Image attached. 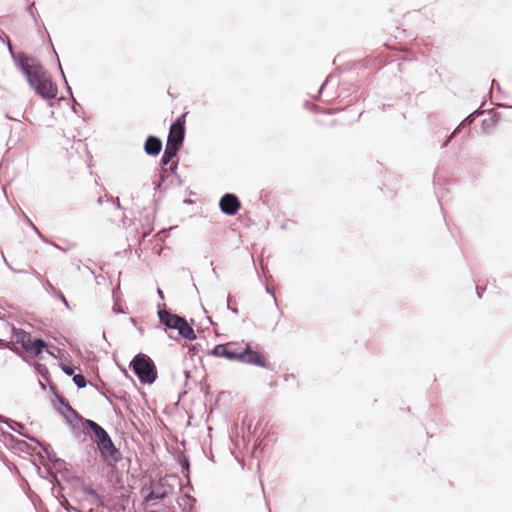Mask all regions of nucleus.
I'll list each match as a JSON object with an SVG mask.
<instances>
[{
    "label": "nucleus",
    "instance_id": "obj_1",
    "mask_svg": "<svg viewBox=\"0 0 512 512\" xmlns=\"http://www.w3.org/2000/svg\"><path fill=\"white\" fill-rule=\"evenodd\" d=\"M85 425L94 434V442L97 444L101 459L109 464H115L122 458L119 448L114 444L109 433L94 420H85Z\"/></svg>",
    "mask_w": 512,
    "mask_h": 512
},
{
    "label": "nucleus",
    "instance_id": "obj_2",
    "mask_svg": "<svg viewBox=\"0 0 512 512\" xmlns=\"http://www.w3.org/2000/svg\"><path fill=\"white\" fill-rule=\"evenodd\" d=\"M185 114L177 117L170 125L164 152L160 158V166H167L183 146L185 140Z\"/></svg>",
    "mask_w": 512,
    "mask_h": 512
},
{
    "label": "nucleus",
    "instance_id": "obj_3",
    "mask_svg": "<svg viewBox=\"0 0 512 512\" xmlns=\"http://www.w3.org/2000/svg\"><path fill=\"white\" fill-rule=\"evenodd\" d=\"M129 368L142 385H152L158 378V371L153 359L142 352L136 354L129 363Z\"/></svg>",
    "mask_w": 512,
    "mask_h": 512
},
{
    "label": "nucleus",
    "instance_id": "obj_4",
    "mask_svg": "<svg viewBox=\"0 0 512 512\" xmlns=\"http://www.w3.org/2000/svg\"><path fill=\"white\" fill-rule=\"evenodd\" d=\"M7 45L15 66L24 75L28 84H32V78L41 73L45 67L34 57L28 56L26 53L15 52L10 42Z\"/></svg>",
    "mask_w": 512,
    "mask_h": 512
},
{
    "label": "nucleus",
    "instance_id": "obj_5",
    "mask_svg": "<svg viewBox=\"0 0 512 512\" xmlns=\"http://www.w3.org/2000/svg\"><path fill=\"white\" fill-rule=\"evenodd\" d=\"M29 86L36 94L41 96L42 99L49 101L48 105L50 107L54 105L53 100L57 96L58 87L56 83L52 81L45 68H43L41 73H38L32 78V84H29Z\"/></svg>",
    "mask_w": 512,
    "mask_h": 512
},
{
    "label": "nucleus",
    "instance_id": "obj_6",
    "mask_svg": "<svg viewBox=\"0 0 512 512\" xmlns=\"http://www.w3.org/2000/svg\"><path fill=\"white\" fill-rule=\"evenodd\" d=\"M239 363L253 365L268 370H273L272 364L267 360L264 353L253 348L251 342H246L244 348L239 352Z\"/></svg>",
    "mask_w": 512,
    "mask_h": 512
},
{
    "label": "nucleus",
    "instance_id": "obj_7",
    "mask_svg": "<svg viewBox=\"0 0 512 512\" xmlns=\"http://www.w3.org/2000/svg\"><path fill=\"white\" fill-rule=\"evenodd\" d=\"M238 342L230 341L216 344L212 349L206 351V355L216 358H224L228 361L239 362Z\"/></svg>",
    "mask_w": 512,
    "mask_h": 512
},
{
    "label": "nucleus",
    "instance_id": "obj_8",
    "mask_svg": "<svg viewBox=\"0 0 512 512\" xmlns=\"http://www.w3.org/2000/svg\"><path fill=\"white\" fill-rule=\"evenodd\" d=\"M157 316L159 318L160 324L163 326L166 332L169 330H177L183 318V316L169 311L164 303H159L157 305Z\"/></svg>",
    "mask_w": 512,
    "mask_h": 512
},
{
    "label": "nucleus",
    "instance_id": "obj_9",
    "mask_svg": "<svg viewBox=\"0 0 512 512\" xmlns=\"http://www.w3.org/2000/svg\"><path fill=\"white\" fill-rule=\"evenodd\" d=\"M241 201L234 193H225L219 200V209L226 216H235L241 209Z\"/></svg>",
    "mask_w": 512,
    "mask_h": 512
},
{
    "label": "nucleus",
    "instance_id": "obj_10",
    "mask_svg": "<svg viewBox=\"0 0 512 512\" xmlns=\"http://www.w3.org/2000/svg\"><path fill=\"white\" fill-rule=\"evenodd\" d=\"M165 483L163 480H149L148 492L144 495L143 500L149 503L154 500H164L168 497V492L164 490Z\"/></svg>",
    "mask_w": 512,
    "mask_h": 512
},
{
    "label": "nucleus",
    "instance_id": "obj_11",
    "mask_svg": "<svg viewBox=\"0 0 512 512\" xmlns=\"http://www.w3.org/2000/svg\"><path fill=\"white\" fill-rule=\"evenodd\" d=\"M12 352H14L16 355H18L22 361L26 362L30 366L34 368L35 373L40 376L45 382L51 381V376L48 367L45 364L39 363V362H33L31 361L28 356L23 354L19 348L16 346H13V348H10Z\"/></svg>",
    "mask_w": 512,
    "mask_h": 512
},
{
    "label": "nucleus",
    "instance_id": "obj_12",
    "mask_svg": "<svg viewBox=\"0 0 512 512\" xmlns=\"http://www.w3.org/2000/svg\"><path fill=\"white\" fill-rule=\"evenodd\" d=\"M72 413L64 414L62 413V417L65 419V422L70 426V428L73 430V433L75 437H79L81 434H84L85 432L81 430L80 426L81 424L85 425V418H83L74 408Z\"/></svg>",
    "mask_w": 512,
    "mask_h": 512
},
{
    "label": "nucleus",
    "instance_id": "obj_13",
    "mask_svg": "<svg viewBox=\"0 0 512 512\" xmlns=\"http://www.w3.org/2000/svg\"><path fill=\"white\" fill-rule=\"evenodd\" d=\"M174 460L177 462V464L181 468V473L183 474L184 478L186 479L187 485H189L192 488L191 485V477H190V460L189 457L186 455L184 450L176 449L174 454Z\"/></svg>",
    "mask_w": 512,
    "mask_h": 512
},
{
    "label": "nucleus",
    "instance_id": "obj_14",
    "mask_svg": "<svg viewBox=\"0 0 512 512\" xmlns=\"http://www.w3.org/2000/svg\"><path fill=\"white\" fill-rule=\"evenodd\" d=\"M178 336H173L172 334H168V337L172 340L178 341L179 337L188 340V341H194L197 338V335L193 329L192 324H189L185 317L182 318L178 328Z\"/></svg>",
    "mask_w": 512,
    "mask_h": 512
},
{
    "label": "nucleus",
    "instance_id": "obj_15",
    "mask_svg": "<svg viewBox=\"0 0 512 512\" xmlns=\"http://www.w3.org/2000/svg\"><path fill=\"white\" fill-rule=\"evenodd\" d=\"M163 147V143L160 137L155 135L147 136L143 149L146 155L156 157L160 154Z\"/></svg>",
    "mask_w": 512,
    "mask_h": 512
},
{
    "label": "nucleus",
    "instance_id": "obj_16",
    "mask_svg": "<svg viewBox=\"0 0 512 512\" xmlns=\"http://www.w3.org/2000/svg\"><path fill=\"white\" fill-rule=\"evenodd\" d=\"M47 347H49L47 341L42 338L35 337L31 339L25 351L35 358L42 359V354L44 350H47Z\"/></svg>",
    "mask_w": 512,
    "mask_h": 512
},
{
    "label": "nucleus",
    "instance_id": "obj_17",
    "mask_svg": "<svg viewBox=\"0 0 512 512\" xmlns=\"http://www.w3.org/2000/svg\"><path fill=\"white\" fill-rule=\"evenodd\" d=\"M12 336L17 344H19L24 350L27 348L28 344L32 339V335L30 332L22 328H12Z\"/></svg>",
    "mask_w": 512,
    "mask_h": 512
},
{
    "label": "nucleus",
    "instance_id": "obj_18",
    "mask_svg": "<svg viewBox=\"0 0 512 512\" xmlns=\"http://www.w3.org/2000/svg\"><path fill=\"white\" fill-rule=\"evenodd\" d=\"M41 449L46 454L49 464L53 467L66 465L65 460L57 456L50 444L41 445Z\"/></svg>",
    "mask_w": 512,
    "mask_h": 512
},
{
    "label": "nucleus",
    "instance_id": "obj_19",
    "mask_svg": "<svg viewBox=\"0 0 512 512\" xmlns=\"http://www.w3.org/2000/svg\"><path fill=\"white\" fill-rule=\"evenodd\" d=\"M197 500L194 496L185 493L181 497V502H179V506L181 507L182 512H193L196 509Z\"/></svg>",
    "mask_w": 512,
    "mask_h": 512
},
{
    "label": "nucleus",
    "instance_id": "obj_20",
    "mask_svg": "<svg viewBox=\"0 0 512 512\" xmlns=\"http://www.w3.org/2000/svg\"><path fill=\"white\" fill-rule=\"evenodd\" d=\"M170 166H161V169L163 171V174L173 175L174 178H176V186L180 187L183 184V181L180 177V175L177 173L178 165H179V159L177 158L175 161L172 160V162L169 163Z\"/></svg>",
    "mask_w": 512,
    "mask_h": 512
},
{
    "label": "nucleus",
    "instance_id": "obj_21",
    "mask_svg": "<svg viewBox=\"0 0 512 512\" xmlns=\"http://www.w3.org/2000/svg\"><path fill=\"white\" fill-rule=\"evenodd\" d=\"M81 491L86 495L87 499L92 500V504L96 506L102 505V497L100 496L98 491L91 485H83V489Z\"/></svg>",
    "mask_w": 512,
    "mask_h": 512
},
{
    "label": "nucleus",
    "instance_id": "obj_22",
    "mask_svg": "<svg viewBox=\"0 0 512 512\" xmlns=\"http://www.w3.org/2000/svg\"><path fill=\"white\" fill-rule=\"evenodd\" d=\"M44 288L45 290L53 297H55L56 299L60 300L64 306L68 309H70V304L68 302V300L66 299L65 295L62 293L61 290L57 289L55 286H53L52 283L50 282H47L45 285H44Z\"/></svg>",
    "mask_w": 512,
    "mask_h": 512
},
{
    "label": "nucleus",
    "instance_id": "obj_23",
    "mask_svg": "<svg viewBox=\"0 0 512 512\" xmlns=\"http://www.w3.org/2000/svg\"><path fill=\"white\" fill-rule=\"evenodd\" d=\"M16 451L26 453L30 456H37L41 460L44 459L42 454L40 452H36V448L25 440H21V442L18 443V448Z\"/></svg>",
    "mask_w": 512,
    "mask_h": 512
},
{
    "label": "nucleus",
    "instance_id": "obj_24",
    "mask_svg": "<svg viewBox=\"0 0 512 512\" xmlns=\"http://www.w3.org/2000/svg\"><path fill=\"white\" fill-rule=\"evenodd\" d=\"M56 403L58 404V406H56V404L54 403V408L61 416H62V413H64V414L72 413L71 411H73V407L70 405L68 400L66 398H64L63 396H57Z\"/></svg>",
    "mask_w": 512,
    "mask_h": 512
},
{
    "label": "nucleus",
    "instance_id": "obj_25",
    "mask_svg": "<svg viewBox=\"0 0 512 512\" xmlns=\"http://www.w3.org/2000/svg\"><path fill=\"white\" fill-rule=\"evenodd\" d=\"M0 430H1L2 436L4 438L5 445L9 449L16 451L18 448V443H20L22 439L15 437L13 434H11L9 432L3 431L1 428H0Z\"/></svg>",
    "mask_w": 512,
    "mask_h": 512
},
{
    "label": "nucleus",
    "instance_id": "obj_26",
    "mask_svg": "<svg viewBox=\"0 0 512 512\" xmlns=\"http://www.w3.org/2000/svg\"><path fill=\"white\" fill-rule=\"evenodd\" d=\"M1 423H5L12 431L16 432L17 434L21 435L22 437L25 434L23 432V430L25 429V426H24V424H22L20 422H17V421L11 420V419H5L3 417V421Z\"/></svg>",
    "mask_w": 512,
    "mask_h": 512
},
{
    "label": "nucleus",
    "instance_id": "obj_27",
    "mask_svg": "<svg viewBox=\"0 0 512 512\" xmlns=\"http://www.w3.org/2000/svg\"><path fill=\"white\" fill-rule=\"evenodd\" d=\"M50 483L52 484L53 495H55L59 499L60 494L64 490V486L61 484L56 474H51Z\"/></svg>",
    "mask_w": 512,
    "mask_h": 512
},
{
    "label": "nucleus",
    "instance_id": "obj_28",
    "mask_svg": "<svg viewBox=\"0 0 512 512\" xmlns=\"http://www.w3.org/2000/svg\"><path fill=\"white\" fill-rule=\"evenodd\" d=\"M485 113V110L476 109L472 113H470L468 116H466L460 123L459 126L468 127L470 126L477 116L483 115Z\"/></svg>",
    "mask_w": 512,
    "mask_h": 512
},
{
    "label": "nucleus",
    "instance_id": "obj_29",
    "mask_svg": "<svg viewBox=\"0 0 512 512\" xmlns=\"http://www.w3.org/2000/svg\"><path fill=\"white\" fill-rule=\"evenodd\" d=\"M92 387H94L98 393L100 395H102L111 405H114L113 404V401H112V396H115V393L114 392H111L109 395L107 394V391H106V384L105 383H102V385H98V384H94V383H89Z\"/></svg>",
    "mask_w": 512,
    "mask_h": 512
},
{
    "label": "nucleus",
    "instance_id": "obj_30",
    "mask_svg": "<svg viewBox=\"0 0 512 512\" xmlns=\"http://www.w3.org/2000/svg\"><path fill=\"white\" fill-rule=\"evenodd\" d=\"M66 481L71 484L72 488L77 490L83 489V485H85V482L82 477L78 475H71L69 478H66Z\"/></svg>",
    "mask_w": 512,
    "mask_h": 512
},
{
    "label": "nucleus",
    "instance_id": "obj_31",
    "mask_svg": "<svg viewBox=\"0 0 512 512\" xmlns=\"http://www.w3.org/2000/svg\"><path fill=\"white\" fill-rule=\"evenodd\" d=\"M499 117L500 116L498 113H494L489 118L484 119L481 124L482 129L489 130V129L493 128L495 126V124L498 122Z\"/></svg>",
    "mask_w": 512,
    "mask_h": 512
},
{
    "label": "nucleus",
    "instance_id": "obj_32",
    "mask_svg": "<svg viewBox=\"0 0 512 512\" xmlns=\"http://www.w3.org/2000/svg\"><path fill=\"white\" fill-rule=\"evenodd\" d=\"M73 383L78 389L85 388L90 382L87 381L83 374H75L72 377Z\"/></svg>",
    "mask_w": 512,
    "mask_h": 512
},
{
    "label": "nucleus",
    "instance_id": "obj_33",
    "mask_svg": "<svg viewBox=\"0 0 512 512\" xmlns=\"http://www.w3.org/2000/svg\"><path fill=\"white\" fill-rule=\"evenodd\" d=\"M154 190L164 194L169 189V184H165V180L158 179L153 181Z\"/></svg>",
    "mask_w": 512,
    "mask_h": 512
},
{
    "label": "nucleus",
    "instance_id": "obj_34",
    "mask_svg": "<svg viewBox=\"0 0 512 512\" xmlns=\"http://www.w3.org/2000/svg\"><path fill=\"white\" fill-rule=\"evenodd\" d=\"M158 178L165 180V184H169V188L176 186V178L173 175L163 174L162 170H159Z\"/></svg>",
    "mask_w": 512,
    "mask_h": 512
},
{
    "label": "nucleus",
    "instance_id": "obj_35",
    "mask_svg": "<svg viewBox=\"0 0 512 512\" xmlns=\"http://www.w3.org/2000/svg\"><path fill=\"white\" fill-rule=\"evenodd\" d=\"M36 469H37V472H38V475L43 478V479H46L50 482V479H51V474H55L49 467L45 466V469L44 471H42V469L36 465Z\"/></svg>",
    "mask_w": 512,
    "mask_h": 512
},
{
    "label": "nucleus",
    "instance_id": "obj_36",
    "mask_svg": "<svg viewBox=\"0 0 512 512\" xmlns=\"http://www.w3.org/2000/svg\"><path fill=\"white\" fill-rule=\"evenodd\" d=\"M71 110L79 117L85 113L84 108L77 102L75 98L71 99Z\"/></svg>",
    "mask_w": 512,
    "mask_h": 512
},
{
    "label": "nucleus",
    "instance_id": "obj_37",
    "mask_svg": "<svg viewBox=\"0 0 512 512\" xmlns=\"http://www.w3.org/2000/svg\"><path fill=\"white\" fill-rule=\"evenodd\" d=\"M145 221H146V223H147L148 225H150V229H149V231L145 232V233L142 235V237H141L140 241H144V240H145V238H146V237L150 234V232L153 230L154 215H149V214H147V215L145 216Z\"/></svg>",
    "mask_w": 512,
    "mask_h": 512
},
{
    "label": "nucleus",
    "instance_id": "obj_38",
    "mask_svg": "<svg viewBox=\"0 0 512 512\" xmlns=\"http://www.w3.org/2000/svg\"><path fill=\"white\" fill-rule=\"evenodd\" d=\"M36 235L44 242V243H47V244H50L52 245L53 247L59 249V250H62V251H65L64 248H62L61 246H59L58 244H56L55 242H52L51 240H49L41 231H37Z\"/></svg>",
    "mask_w": 512,
    "mask_h": 512
},
{
    "label": "nucleus",
    "instance_id": "obj_39",
    "mask_svg": "<svg viewBox=\"0 0 512 512\" xmlns=\"http://www.w3.org/2000/svg\"><path fill=\"white\" fill-rule=\"evenodd\" d=\"M60 368L63 371V373L66 374L67 376L73 377V375L76 374L74 366L60 363Z\"/></svg>",
    "mask_w": 512,
    "mask_h": 512
},
{
    "label": "nucleus",
    "instance_id": "obj_40",
    "mask_svg": "<svg viewBox=\"0 0 512 512\" xmlns=\"http://www.w3.org/2000/svg\"><path fill=\"white\" fill-rule=\"evenodd\" d=\"M34 8H35V2L33 1L28 4L26 10L29 13V15L32 17L33 21L35 22V25L38 26V17L35 14Z\"/></svg>",
    "mask_w": 512,
    "mask_h": 512
},
{
    "label": "nucleus",
    "instance_id": "obj_41",
    "mask_svg": "<svg viewBox=\"0 0 512 512\" xmlns=\"http://www.w3.org/2000/svg\"><path fill=\"white\" fill-rule=\"evenodd\" d=\"M49 385L50 393L54 396L55 402L57 401V396H62L56 386V384L51 380L47 383Z\"/></svg>",
    "mask_w": 512,
    "mask_h": 512
},
{
    "label": "nucleus",
    "instance_id": "obj_42",
    "mask_svg": "<svg viewBox=\"0 0 512 512\" xmlns=\"http://www.w3.org/2000/svg\"><path fill=\"white\" fill-rule=\"evenodd\" d=\"M57 470V473H59L63 479L66 481V478H69L71 475H69V470L66 468V465H60L55 467Z\"/></svg>",
    "mask_w": 512,
    "mask_h": 512
},
{
    "label": "nucleus",
    "instance_id": "obj_43",
    "mask_svg": "<svg viewBox=\"0 0 512 512\" xmlns=\"http://www.w3.org/2000/svg\"><path fill=\"white\" fill-rule=\"evenodd\" d=\"M189 352H191L190 358L193 359L194 356L201 350V344L195 343L188 346Z\"/></svg>",
    "mask_w": 512,
    "mask_h": 512
},
{
    "label": "nucleus",
    "instance_id": "obj_44",
    "mask_svg": "<svg viewBox=\"0 0 512 512\" xmlns=\"http://www.w3.org/2000/svg\"><path fill=\"white\" fill-rule=\"evenodd\" d=\"M464 128L463 126H457L453 131L452 133L450 134L449 138L443 143L442 147H446L449 142L451 141L452 138L456 137V135L458 134V132L460 131V129Z\"/></svg>",
    "mask_w": 512,
    "mask_h": 512
},
{
    "label": "nucleus",
    "instance_id": "obj_45",
    "mask_svg": "<svg viewBox=\"0 0 512 512\" xmlns=\"http://www.w3.org/2000/svg\"><path fill=\"white\" fill-rule=\"evenodd\" d=\"M464 128L463 126H457L453 131L452 133L450 134L449 138L443 143L442 147H446L449 142L451 141L452 138L456 137V135L458 134V132L460 131V129Z\"/></svg>",
    "mask_w": 512,
    "mask_h": 512
},
{
    "label": "nucleus",
    "instance_id": "obj_46",
    "mask_svg": "<svg viewBox=\"0 0 512 512\" xmlns=\"http://www.w3.org/2000/svg\"><path fill=\"white\" fill-rule=\"evenodd\" d=\"M464 128L463 126H457L453 131L452 133L450 134L449 138L443 143L442 147H446L449 142L451 141L452 138L456 137V135L458 134V132L460 131V129Z\"/></svg>",
    "mask_w": 512,
    "mask_h": 512
},
{
    "label": "nucleus",
    "instance_id": "obj_47",
    "mask_svg": "<svg viewBox=\"0 0 512 512\" xmlns=\"http://www.w3.org/2000/svg\"><path fill=\"white\" fill-rule=\"evenodd\" d=\"M295 225L296 222L294 220L287 219L282 223L281 228L284 230H292Z\"/></svg>",
    "mask_w": 512,
    "mask_h": 512
},
{
    "label": "nucleus",
    "instance_id": "obj_48",
    "mask_svg": "<svg viewBox=\"0 0 512 512\" xmlns=\"http://www.w3.org/2000/svg\"><path fill=\"white\" fill-rule=\"evenodd\" d=\"M233 297L231 294L227 297V309L231 311L233 314H238L239 310L236 307H231V303L233 302Z\"/></svg>",
    "mask_w": 512,
    "mask_h": 512
},
{
    "label": "nucleus",
    "instance_id": "obj_49",
    "mask_svg": "<svg viewBox=\"0 0 512 512\" xmlns=\"http://www.w3.org/2000/svg\"><path fill=\"white\" fill-rule=\"evenodd\" d=\"M24 438H26L27 440L31 441V442H34L35 444H37L40 448H41V445H44V444H47L46 442H42L40 441L38 438L34 437V436H30L28 434H24L23 435Z\"/></svg>",
    "mask_w": 512,
    "mask_h": 512
},
{
    "label": "nucleus",
    "instance_id": "obj_50",
    "mask_svg": "<svg viewBox=\"0 0 512 512\" xmlns=\"http://www.w3.org/2000/svg\"><path fill=\"white\" fill-rule=\"evenodd\" d=\"M52 48H54V47L52 46ZM53 52H54V54H55V56H56V58H57L58 68H59V70H60L61 77H62V79H63L64 83H66L67 78H66V75H65V73H64V70H63V68H62V65H61V63H60V59H59V57H58V54H57V52L55 51V49H53Z\"/></svg>",
    "mask_w": 512,
    "mask_h": 512
},
{
    "label": "nucleus",
    "instance_id": "obj_51",
    "mask_svg": "<svg viewBox=\"0 0 512 512\" xmlns=\"http://www.w3.org/2000/svg\"><path fill=\"white\" fill-rule=\"evenodd\" d=\"M331 77H332V76H331V75H329V76L326 78V80L321 84V86H320V88H319V91H318L317 95L314 97V99H315V100H318V99H319V97L321 96V94H322L323 90L325 89V87H326V85L328 84V82H329V80H330V78H331Z\"/></svg>",
    "mask_w": 512,
    "mask_h": 512
},
{
    "label": "nucleus",
    "instance_id": "obj_52",
    "mask_svg": "<svg viewBox=\"0 0 512 512\" xmlns=\"http://www.w3.org/2000/svg\"><path fill=\"white\" fill-rule=\"evenodd\" d=\"M10 348H13V346L10 345V342L0 338V349H2V350L9 349L10 350Z\"/></svg>",
    "mask_w": 512,
    "mask_h": 512
},
{
    "label": "nucleus",
    "instance_id": "obj_53",
    "mask_svg": "<svg viewBox=\"0 0 512 512\" xmlns=\"http://www.w3.org/2000/svg\"><path fill=\"white\" fill-rule=\"evenodd\" d=\"M61 505L69 512H82L81 510L73 507L71 504H68V506H65L61 500H59Z\"/></svg>",
    "mask_w": 512,
    "mask_h": 512
},
{
    "label": "nucleus",
    "instance_id": "obj_54",
    "mask_svg": "<svg viewBox=\"0 0 512 512\" xmlns=\"http://www.w3.org/2000/svg\"><path fill=\"white\" fill-rule=\"evenodd\" d=\"M65 89H66V92H67V94L69 95L70 99L75 98V97H74V94H73V91H72V88H71V86L69 85L68 81H66V83H65Z\"/></svg>",
    "mask_w": 512,
    "mask_h": 512
},
{
    "label": "nucleus",
    "instance_id": "obj_55",
    "mask_svg": "<svg viewBox=\"0 0 512 512\" xmlns=\"http://www.w3.org/2000/svg\"><path fill=\"white\" fill-rule=\"evenodd\" d=\"M2 256H4V255L2 254ZM3 258H5V257H3ZM4 261H5L6 265H7V267H8L11 271H13V272H15V273H25V272H26V270H23V269H19V270H17V269H15V268H13V267H12V266L7 262V260H6V259H4Z\"/></svg>",
    "mask_w": 512,
    "mask_h": 512
},
{
    "label": "nucleus",
    "instance_id": "obj_56",
    "mask_svg": "<svg viewBox=\"0 0 512 512\" xmlns=\"http://www.w3.org/2000/svg\"><path fill=\"white\" fill-rule=\"evenodd\" d=\"M112 311L115 313V314H125V311L120 307L118 306L117 304H114L113 307H112Z\"/></svg>",
    "mask_w": 512,
    "mask_h": 512
},
{
    "label": "nucleus",
    "instance_id": "obj_57",
    "mask_svg": "<svg viewBox=\"0 0 512 512\" xmlns=\"http://www.w3.org/2000/svg\"><path fill=\"white\" fill-rule=\"evenodd\" d=\"M23 220L30 228L34 225L32 220L25 213H23Z\"/></svg>",
    "mask_w": 512,
    "mask_h": 512
},
{
    "label": "nucleus",
    "instance_id": "obj_58",
    "mask_svg": "<svg viewBox=\"0 0 512 512\" xmlns=\"http://www.w3.org/2000/svg\"><path fill=\"white\" fill-rule=\"evenodd\" d=\"M484 291H485V288L476 286V293H477L478 298H480V299L482 298Z\"/></svg>",
    "mask_w": 512,
    "mask_h": 512
},
{
    "label": "nucleus",
    "instance_id": "obj_59",
    "mask_svg": "<svg viewBox=\"0 0 512 512\" xmlns=\"http://www.w3.org/2000/svg\"><path fill=\"white\" fill-rule=\"evenodd\" d=\"M183 373L185 376V386H186L188 384V380H189L191 374H190V371H188V370H184Z\"/></svg>",
    "mask_w": 512,
    "mask_h": 512
},
{
    "label": "nucleus",
    "instance_id": "obj_60",
    "mask_svg": "<svg viewBox=\"0 0 512 512\" xmlns=\"http://www.w3.org/2000/svg\"><path fill=\"white\" fill-rule=\"evenodd\" d=\"M295 378V375L293 373H287L284 375V380L285 381H289L291 379H294Z\"/></svg>",
    "mask_w": 512,
    "mask_h": 512
},
{
    "label": "nucleus",
    "instance_id": "obj_61",
    "mask_svg": "<svg viewBox=\"0 0 512 512\" xmlns=\"http://www.w3.org/2000/svg\"><path fill=\"white\" fill-rule=\"evenodd\" d=\"M157 295H158L160 300L163 301L165 299L164 293H163V291L160 288H157Z\"/></svg>",
    "mask_w": 512,
    "mask_h": 512
},
{
    "label": "nucleus",
    "instance_id": "obj_62",
    "mask_svg": "<svg viewBox=\"0 0 512 512\" xmlns=\"http://www.w3.org/2000/svg\"><path fill=\"white\" fill-rule=\"evenodd\" d=\"M496 87L498 90H500V84L497 80L493 79L491 82V88Z\"/></svg>",
    "mask_w": 512,
    "mask_h": 512
},
{
    "label": "nucleus",
    "instance_id": "obj_63",
    "mask_svg": "<svg viewBox=\"0 0 512 512\" xmlns=\"http://www.w3.org/2000/svg\"><path fill=\"white\" fill-rule=\"evenodd\" d=\"M113 204L115 205V208L117 209H123L121 203H120V200L119 198H116L115 201L113 202Z\"/></svg>",
    "mask_w": 512,
    "mask_h": 512
},
{
    "label": "nucleus",
    "instance_id": "obj_64",
    "mask_svg": "<svg viewBox=\"0 0 512 512\" xmlns=\"http://www.w3.org/2000/svg\"><path fill=\"white\" fill-rule=\"evenodd\" d=\"M265 290L268 294H271L274 298V300L276 301V297H275V294H274V291L269 287V286H265Z\"/></svg>",
    "mask_w": 512,
    "mask_h": 512
}]
</instances>
